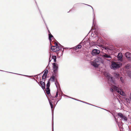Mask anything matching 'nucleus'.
I'll return each instance as SVG.
<instances>
[{"label":"nucleus","instance_id":"3","mask_svg":"<svg viewBox=\"0 0 131 131\" xmlns=\"http://www.w3.org/2000/svg\"><path fill=\"white\" fill-rule=\"evenodd\" d=\"M101 62L100 59H96L93 61L91 62V64L92 65L95 67H97L100 65Z\"/></svg>","mask_w":131,"mask_h":131},{"label":"nucleus","instance_id":"5","mask_svg":"<svg viewBox=\"0 0 131 131\" xmlns=\"http://www.w3.org/2000/svg\"><path fill=\"white\" fill-rule=\"evenodd\" d=\"M104 75L106 77H107L109 81L111 82H114V81L113 80V78L110 76L109 73L105 72L104 73Z\"/></svg>","mask_w":131,"mask_h":131},{"label":"nucleus","instance_id":"24","mask_svg":"<svg viewBox=\"0 0 131 131\" xmlns=\"http://www.w3.org/2000/svg\"><path fill=\"white\" fill-rule=\"evenodd\" d=\"M46 92L47 94H49L50 93V90L49 89H46Z\"/></svg>","mask_w":131,"mask_h":131},{"label":"nucleus","instance_id":"22","mask_svg":"<svg viewBox=\"0 0 131 131\" xmlns=\"http://www.w3.org/2000/svg\"><path fill=\"white\" fill-rule=\"evenodd\" d=\"M88 5V6H90L89 5ZM93 9V14L94 15V16H93V24H94V18H95V13H94V9L91 6H90Z\"/></svg>","mask_w":131,"mask_h":131},{"label":"nucleus","instance_id":"6","mask_svg":"<svg viewBox=\"0 0 131 131\" xmlns=\"http://www.w3.org/2000/svg\"><path fill=\"white\" fill-rule=\"evenodd\" d=\"M52 65L53 66V71L54 73H56L58 71V65L57 64L55 63H52Z\"/></svg>","mask_w":131,"mask_h":131},{"label":"nucleus","instance_id":"14","mask_svg":"<svg viewBox=\"0 0 131 131\" xmlns=\"http://www.w3.org/2000/svg\"><path fill=\"white\" fill-rule=\"evenodd\" d=\"M55 78L54 76L53 75H52L50 78L49 79V81L51 80L52 81L54 82L55 81Z\"/></svg>","mask_w":131,"mask_h":131},{"label":"nucleus","instance_id":"34","mask_svg":"<svg viewBox=\"0 0 131 131\" xmlns=\"http://www.w3.org/2000/svg\"><path fill=\"white\" fill-rule=\"evenodd\" d=\"M52 131H53V128H52Z\"/></svg>","mask_w":131,"mask_h":131},{"label":"nucleus","instance_id":"18","mask_svg":"<svg viewBox=\"0 0 131 131\" xmlns=\"http://www.w3.org/2000/svg\"><path fill=\"white\" fill-rule=\"evenodd\" d=\"M50 85V81H48V82L47 85H46V86H47V89H49V87Z\"/></svg>","mask_w":131,"mask_h":131},{"label":"nucleus","instance_id":"27","mask_svg":"<svg viewBox=\"0 0 131 131\" xmlns=\"http://www.w3.org/2000/svg\"><path fill=\"white\" fill-rule=\"evenodd\" d=\"M120 79V80H121V82H122L123 83L124 82L123 78L122 77H121Z\"/></svg>","mask_w":131,"mask_h":131},{"label":"nucleus","instance_id":"9","mask_svg":"<svg viewBox=\"0 0 131 131\" xmlns=\"http://www.w3.org/2000/svg\"><path fill=\"white\" fill-rule=\"evenodd\" d=\"M125 56L127 58L128 60L129 61H131V54L129 52H127L125 54Z\"/></svg>","mask_w":131,"mask_h":131},{"label":"nucleus","instance_id":"35","mask_svg":"<svg viewBox=\"0 0 131 131\" xmlns=\"http://www.w3.org/2000/svg\"><path fill=\"white\" fill-rule=\"evenodd\" d=\"M52 119H53V116H52Z\"/></svg>","mask_w":131,"mask_h":131},{"label":"nucleus","instance_id":"8","mask_svg":"<svg viewBox=\"0 0 131 131\" xmlns=\"http://www.w3.org/2000/svg\"><path fill=\"white\" fill-rule=\"evenodd\" d=\"M86 41H84L83 42V41H82L79 45H77L75 47H74V49L75 50H77L78 49H80L82 47V46L81 45V44H82V43L86 44Z\"/></svg>","mask_w":131,"mask_h":131},{"label":"nucleus","instance_id":"10","mask_svg":"<svg viewBox=\"0 0 131 131\" xmlns=\"http://www.w3.org/2000/svg\"><path fill=\"white\" fill-rule=\"evenodd\" d=\"M100 52V51L99 50L94 49L93 50L92 52V54L95 55L99 54Z\"/></svg>","mask_w":131,"mask_h":131},{"label":"nucleus","instance_id":"15","mask_svg":"<svg viewBox=\"0 0 131 131\" xmlns=\"http://www.w3.org/2000/svg\"><path fill=\"white\" fill-rule=\"evenodd\" d=\"M103 57L104 58H111L110 56L108 54H105L103 56Z\"/></svg>","mask_w":131,"mask_h":131},{"label":"nucleus","instance_id":"4","mask_svg":"<svg viewBox=\"0 0 131 131\" xmlns=\"http://www.w3.org/2000/svg\"><path fill=\"white\" fill-rule=\"evenodd\" d=\"M56 45L51 47V49L54 52H56L59 51L61 48V47H60L59 46L60 45H59V46L58 45L57 43H55Z\"/></svg>","mask_w":131,"mask_h":131},{"label":"nucleus","instance_id":"26","mask_svg":"<svg viewBox=\"0 0 131 131\" xmlns=\"http://www.w3.org/2000/svg\"><path fill=\"white\" fill-rule=\"evenodd\" d=\"M52 59L54 60L55 59H56V56H52L51 57Z\"/></svg>","mask_w":131,"mask_h":131},{"label":"nucleus","instance_id":"32","mask_svg":"<svg viewBox=\"0 0 131 131\" xmlns=\"http://www.w3.org/2000/svg\"><path fill=\"white\" fill-rule=\"evenodd\" d=\"M51 61V60H50V58L49 59V63Z\"/></svg>","mask_w":131,"mask_h":131},{"label":"nucleus","instance_id":"13","mask_svg":"<svg viewBox=\"0 0 131 131\" xmlns=\"http://www.w3.org/2000/svg\"><path fill=\"white\" fill-rule=\"evenodd\" d=\"M55 84L57 89L60 88V85L59 83L56 80L55 82Z\"/></svg>","mask_w":131,"mask_h":131},{"label":"nucleus","instance_id":"29","mask_svg":"<svg viewBox=\"0 0 131 131\" xmlns=\"http://www.w3.org/2000/svg\"><path fill=\"white\" fill-rule=\"evenodd\" d=\"M47 75H46V74H45L44 73L43 76H42V77L43 78V77H46V76Z\"/></svg>","mask_w":131,"mask_h":131},{"label":"nucleus","instance_id":"19","mask_svg":"<svg viewBox=\"0 0 131 131\" xmlns=\"http://www.w3.org/2000/svg\"><path fill=\"white\" fill-rule=\"evenodd\" d=\"M51 100H49V103L50 104V105L51 108L52 109V111H53L52 109L53 108V105L52 103H51Z\"/></svg>","mask_w":131,"mask_h":131},{"label":"nucleus","instance_id":"17","mask_svg":"<svg viewBox=\"0 0 131 131\" xmlns=\"http://www.w3.org/2000/svg\"><path fill=\"white\" fill-rule=\"evenodd\" d=\"M49 32V39L50 41L51 40V38H53V36L51 34L50 32L48 30Z\"/></svg>","mask_w":131,"mask_h":131},{"label":"nucleus","instance_id":"30","mask_svg":"<svg viewBox=\"0 0 131 131\" xmlns=\"http://www.w3.org/2000/svg\"><path fill=\"white\" fill-rule=\"evenodd\" d=\"M46 78V77H43V78L42 77V79L45 80Z\"/></svg>","mask_w":131,"mask_h":131},{"label":"nucleus","instance_id":"28","mask_svg":"<svg viewBox=\"0 0 131 131\" xmlns=\"http://www.w3.org/2000/svg\"><path fill=\"white\" fill-rule=\"evenodd\" d=\"M58 92H57L56 93V95L54 97H57V96H58Z\"/></svg>","mask_w":131,"mask_h":131},{"label":"nucleus","instance_id":"31","mask_svg":"<svg viewBox=\"0 0 131 131\" xmlns=\"http://www.w3.org/2000/svg\"><path fill=\"white\" fill-rule=\"evenodd\" d=\"M56 59H55L54 60V62H56Z\"/></svg>","mask_w":131,"mask_h":131},{"label":"nucleus","instance_id":"7","mask_svg":"<svg viewBox=\"0 0 131 131\" xmlns=\"http://www.w3.org/2000/svg\"><path fill=\"white\" fill-rule=\"evenodd\" d=\"M117 115L119 116L122 119H123L124 121H127V118L125 116L123 115L121 113H119L117 114Z\"/></svg>","mask_w":131,"mask_h":131},{"label":"nucleus","instance_id":"37","mask_svg":"<svg viewBox=\"0 0 131 131\" xmlns=\"http://www.w3.org/2000/svg\"><path fill=\"white\" fill-rule=\"evenodd\" d=\"M0 71H2V70H0Z\"/></svg>","mask_w":131,"mask_h":131},{"label":"nucleus","instance_id":"33","mask_svg":"<svg viewBox=\"0 0 131 131\" xmlns=\"http://www.w3.org/2000/svg\"><path fill=\"white\" fill-rule=\"evenodd\" d=\"M80 101L81 102V101ZM82 102H83L84 103V102H83L82 101ZM85 103H87V104H89L88 103H86L85 102Z\"/></svg>","mask_w":131,"mask_h":131},{"label":"nucleus","instance_id":"12","mask_svg":"<svg viewBox=\"0 0 131 131\" xmlns=\"http://www.w3.org/2000/svg\"><path fill=\"white\" fill-rule=\"evenodd\" d=\"M45 80L44 81V82H43L42 81H40V84L41 85V86L42 88V89L43 90H44L45 89Z\"/></svg>","mask_w":131,"mask_h":131},{"label":"nucleus","instance_id":"2","mask_svg":"<svg viewBox=\"0 0 131 131\" xmlns=\"http://www.w3.org/2000/svg\"><path fill=\"white\" fill-rule=\"evenodd\" d=\"M122 63L119 62H113L111 65V68L114 70H116L122 66Z\"/></svg>","mask_w":131,"mask_h":131},{"label":"nucleus","instance_id":"36","mask_svg":"<svg viewBox=\"0 0 131 131\" xmlns=\"http://www.w3.org/2000/svg\"><path fill=\"white\" fill-rule=\"evenodd\" d=\"M58 101H57V103H56V104H57V103H58Z\"/></svg>","mask_w":131,"mask_h":131},{"label":"nucleus","instance_id":"16","mask_svg":"<svg viewBox=\"0 0 131 131\" xmlns=\"http://www.w3.org/2000/svg\"><path fill=\"white\" fill-rule=\"evenodd\" d=\"M117 58L119 60H121L122 57V53H118L117 55Z\"/></svg>","mask_w":131,"mask_h":131},{"label":"nucleus","instance_id":"11","mask_svg":"<svg viewBox=\"0 0 131 131\" xmlns=\"http://www.w3.org/2000/svg\"><path fill=\"white\" fill-rule=\"evenodd\" d=\"M127 102L129 103H131V92L130 93L128 98L126 99Z\"/></svg>","mask_w":131,"mask_h":131},{"label":"nucleus","instance_id":"20","mask_svg":"<svg viewBox=\"0 0 131 131\" xmlns=\"http://www.w3.org/2000/svg\"><path fill=\"white\" fill-rule=\"evenodd\" d=\"M114 75L115 77L118 78L119 75V74L117 73H114Z\"/></svg>","mask_w":131,"mask_h":131},{"label":"nucleus","instance_id":"23","mask_svg":"<svg viewBox=\"0 0 131 131\" xmlns=\"http://www.w3.org/2000/svg\"><path fill=\"white\" fill-rule=\"evenodd\" d=\"M127 74L128 76L131 78V71H129L127 72Z\"/></svg>","mask_w":131,"mask_h":131},{"label":"nucleus","instance_id":"21","mask_svg":"<svg viewBox=\"0 0 131 131\" xmlns=\"http://www.w3.org/2000/svg\"><path fill=\"white\" fill-rule=\"evenodd\" d=\"M131 66L129 64H128L125 66V68L126 69H129L131 67Z\"/></svg>","mask_w":131,"mask_h":131},{"label":"nucleus","instance_id":"25","mask_svg":"<svg viewBox=\"0 0 131 131\" xmlns=\"http://www.w3.org/2000/svg\"><path fill=\"white\" fill-rule=\"evenodd\" d=\"M48 70L46 69L45 70V71L44 73L45 74H46V75H47L48 73Z\"/></svg>","mask_w":131,"mask_h":131},{"label":"nucleus","instance_id":"1","mask_svg":"<svg viewBox=\"0 0 131 131\" xmlns=\"http://www.w3.org/2000/svg\"><path fill=\"white\" fill-rule=\"evenodd\" d=\"M112 88L110 89V91L111 92H113V89L116 91L119 94L123 96H125L126 95L125 93L122 90L116 86H112Z\"/></svg>","mask_w":131,"mask_h":131}]
</instances>
